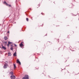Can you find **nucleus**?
Here are the masks:
<instances>
[{"label": "nucleus", "mask_w": 79, "mask_h": 79, "mask_svg": "<svg viewBox=\"0 0 79 79\" xmlns=\"http://www.w3.org/2000/svg\"><path fill=\"white\" fill-rule=\"evenodd\" d=\"M4 39L5 40H7V39H8V38L6 37H4Z\"/></svg>", "instance_id": "1a4fd4ad"}, {"label": "nucleus", "mask_w": 79, "mask_h": 79, "mask_svg": "<svg viewBox=\"0 0 79 79\" xmlns=\"http://www.w3.org/2000/svg\"><path fill=\"white\" fill-rule=\"evenodd\" d=\"M20 47H21V48H22L23 46V43L22 42L21 44H20L19 45Z\"/></svg>", "instance_id": "423d86ee"}, {"label": "nucleus", "mask_w": 79, "mask_h": 79, "mask_svg": "<svg viewBox=\"0 0 79 79\" xmlns=\"http://www.w3.org/2000/svg\"><path fill=\"white\" fill-rule=\"evenodd\" d=\"M10 74H13V73L12 72H11L10 73Z\"/></svg>", "instance_id": "ddd939ff"}, {"label": "nucleus", "mask_w": 79, "mask_h": 79, "mask_svg": "<svg viewBox=\"0 0 79 79\" xmlns=\"http://www.w3.org/2000/svg\"><path fill=\"white\" fill-rule=\"evenodd\" d=\"M29 79V76L28 75H26L25 77L23 78L22 79Z\"/></svg>", "instance_id": "f257e3e1"}, {"label": "nucleus", "mask_w": 79, "mask_h": 79, "mask_svg": "<svg viewBox=\"0 0 79 79\" xmlns=\"http://www.w3.org/2000/svg\"><path fill=\"white\" fill-rule=\"evenodd\" d=\"M17 63H19V64H21V62L19 61V60L18 59L17 60Z\"/></svg>", "instance_id": "0eeeda50"}, {"label": "nucleus", "mask_w": 79, "mask_h": 79, "mask_svg": "<svg viewBox=\"0 0 79 79\" xmlns=\"http://www.w3.org/2000/svg\"><path fill=\"white\" fill-rule=\"evenodd\" d=\"M14 45H15V46H16H16H17V45H16V44H15Z\"/></svg>", "instance_id": "a211bd4d"}, {"label": "nucleus", "mask_w": 79, "mask_h": 79, "mask_svg": "<svg viewBox=\"0 0 79 79\" xmlns=\"http://www.w3.org/2000/svg\"><path fill=\"white\" fill-rule=\"evenodd\" d=\"M26 20H27V21H28L29 20V19H28V18H26Z\"/></svg>", "instance_id": "dca6fc26"}, {"label": "nucleus", "mask_w": 79, "mask_h": 79, "mask_svg": "<svg viewBox=\"0 0 79 79\" xmlns=\"http://www.w3.org/2000/svg\"><path fill=\"white\" fill-rule=\"evenodd\" d=\"M13 55L14 56H16V52H15V53H14L13 54Z\"/></svg>", "instance_id": "9d476101"}, {"label": "nucleus", "mask_w": 79, "mask_h": 79, "mask_svg": "<svg viewBox=\"0 0 79 79\" xmlns=\"http://www.w3.org/2000/svg\"><path fill=\"white\" fill-rule=\"evenodd\" d=\"M11 52H8V56H11Z\"/></svg>", "instance_id": "6e6552de"}, {"label": "nucleus", "mask_w": 79, "mask_h": 79, "mask_svg": "<svg viewBox=\"0 0 79 79\" xmlns=\"http://www.w3.org/2000/svg\"><path fill=\"white\" fill-rule=\"evenodd\" d=\"M4 43L5 45L6 46L7 45V42H4Z\"/></svg>", "instance_id": "9b49d317"}, {"label": "nucleus", "mask_w": 79, "mask_h": 79, "mask_svg": "<svg viewBox=\"0 0 79 79\" xmlns=\"http://www.w3.org/2000/svg\"><path fill=\"white\" fill-rule=\"evenodd\" d=\"M0 48H1L0 47Z\"/></svg>", "instance_id": "412c9836"}, {"label": "nucleus", "mask_w": 79, "mask_h": 79, "mask_svg": "<svg viewBox=\"0 0 79 79\" xmlns=\"http://www.w3.org/2000/svg\"><path fill=\"white\" fill-rule=\"evenodd\" d=\"M8 44H11V42L10 41H9L8 42Z\"/></svg>", "instance_id": "4468645a"}, {"label": "nucleus", "mask_w": 79, "mask_h": 79, "mask_svg": "<svg viewBox=\"0 0 79 79\" xmlns=\"http://www.w3.org/2000/svg\"><path fill=\"white\" fill-rule=\"evenodd\" d=\"M11 45V46L12 47V46H13V45Z\"/></svg>", "instance_id": "aec40b11"}, {"label": "nucleus", "mask_w": 79, "mask_h": 79, "mask_svg": "<svg viewBox=\"0 0 79 79\" xmlns=\"http://www.w3.org/2000/svg\"><path fill=\"white\" fill-rule=\"evenodd\" d=\"M10 77L11 79H15L16 78L15 76H14V75H11Z\"/></svg>", "instance_id": "20e7f679"}, {"label": "nucleus", "mask_w": 79, "mask_h": 79, "mask_svg": "<svg viewBox=\"0 0 79 79\" xmlns=\"http://www.w3.org/2000/svg\"><path fill=\"white\" fill-rule=\"evenodd\" d=\"M13 48H10L11 50H13Z\"/></svg>", "instance_id": "2eb2a0df"}, {"label": "nucleus", "mask_w": 79, "mask_h": 79, "mask_svg": "<svg viewBox=\"0 0 79 79\" xmlns=\"http://www.w3.org/2000/svg\"><path fill=\"white\" fill-rule=\"evenodd\" d=\"M4 4H5L7 6H11V5H9L5 1H4L3 2Z\"/></svg>", "instance_id": "7ed1b4c3"}, {"label": "nucleus", "mask_w": 79, "mask_h": 79, "mask_svg": "<svg viewBox=\"0 0 79 79\" xmlns=\"http://www.w3.org/2000/svg\"><path fill=\"white\" fill-rule=\"evenodd\" d=\"M7 33H10V31H8Z\"/></svg>", "instance_id": "6ab92c4d"}, {"label": "nucleus", "mask_w": 79, "mask_h": 79, "mask_svg": "<svg viewBox=\"0 0 79 79\" xmlns=\"http://www.w3.org/2000/svg\"><path fill=\"white\" fill-rule=\"evenodd\" d=\"M2 49H4V50H6V47L3 46V44H2Z\"/></svg>", "instance_id": "39448f33"}, {"label": "nucleus", "mask_w": 79, "mask_h": 79, "mask_svg": "<svg viewBox=\"0 0 79 79\" xmlns=\"http://www.w3.org/2000/svg\"><path fill=\"white\" fill-rule=\"evenodd\" d=\"M8 67V65L7 64H4V66H3V68H4L5 69H6Z\"/></svg>", "instance_id": "f03ea898"}, {"label": "nucleus", "mask_w": 79, "mask_h": 79, "mask_svg": "<svg viewBox=\"0 0 79 79\" xmlns=\"http://www.w3.org/2000/svg\"><path fill=\"white\" fill-rule=\"evenodd\" d=\"M9 44H7V46H8V47H9Z\"/></svg>", "instance_id": "f3484780"}, {"label": "nucleus", "mask_w": 79, "mask_h": 79, "mask_svg": "<svg viewBox=\"0 0 79 79\" xmlns=\"http://www.w3.org/2000/svg\"><path fill=\"white\" fill-rule=\"evenodd\" d=\"M14 69H15V68H16V65H15V64H14Z\"/></svg>", "instance_id": "f8f14e48"}]
</instances>
